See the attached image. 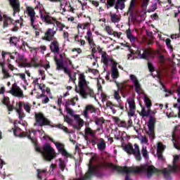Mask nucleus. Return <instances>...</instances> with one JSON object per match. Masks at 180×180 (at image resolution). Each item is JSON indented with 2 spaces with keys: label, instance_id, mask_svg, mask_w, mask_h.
<instances>
[{
  "label": "nucleus",
  "instance_id": "nucleus-1",
  "mask_svg": "<svg viewBox=\"0 0 180 180\" xmlns=\"http://www.w3.org/2000/svg\"><path fill=\"white\" fill-rule=\"evenodd\" d=\"M179 161V155H174L172 165H169V169L165 168L163 170L158 169L154 165H145L141 169H138L135 172H146L148 179H151L153 175H160L163 174L165 179L171 180V174L176 172L178 171V165L176 162Z\"/></svg>",
  "mask_w": 180,
  "mask_h": 180
},
{
  "label": "nucleus",
  "instance_id": "nucleus-2",
  "mask_svg": "<svg viewBox=\"0 0 180 180\" xmlns=\"http://www.w3.org/2000/svg\"><path fill=\"white\" fill-rule=\"evenodd\" d=\"M26 137L31 141L32 144H34L35 151L41 154L46 161H53L56 157H57V153L56 150L51 147V145L49 143H46L44 145L43 148H41L37 144V141L33 138L30 134L27 135Z\"/></svg>",
  "mask_w": 180,
  "mask_h": 180
},
{
  "label": "nucleus",
  "instance_id": "nucleus-3",
  "mask_svg": "<svg viewBox=\"0 0 180 180\" xmlns=\"http://www.w3.org/2000/svg\"><path fill=\"white\" fill-rule=\"evenodd\" d=\"M139 113L143 119H144V117H149V120L148 123V131H146V134H148V136H149L150 139L154 140V139H155V123L157 122V118L153 115H151V109L147 108V110H146V107H143V105H141V110Z\"/></svg>",
  "mask_w": 180,
  "mask_h": 180
},
{
  "label": "nucleus",
  "instance_id": "nucleus-4",
  "mask_svg": "<svg viewBox=\"0 0 180 180\" xmlns=\"http://www.w3.org/2000/svg\"><path fill=\"white\" fill-rule=\"evenodd\" d=\"M79 94L84 99H86L88 96L95 98V93L94 90L88 86V82L85 79V75L84 73L79 74Z\"/></svg>",
  "mask_w": 180,
  "mask_h": 180
},
{
  "label": "nucleus",
  "instance_id": "nucleus-5",
  "mask_svg": "<svg viewBox=\"0 0 180 180\" xmlns=\"http://www.w3.org/2000/svg\"><path fill=\"white\" fill-rule=\"evenodd\" d=\"M134 148L131 143H128L124 146V150L129 155H134L136 161H141V152L137 143H134Z\"/></svg>",
  "mask_w": 180,
  "mask_h": 180
},
{
  "label": "nucleus",
  "instance_id": "nucleus-6",
  "mask_svg": "<svg viewBox=\"0 0 180 180\" xmlns=\"http://www.w3.org/2000/svg\"><path fill=\"white\" fill-rule=\"evenodd\" d=\"M34 117L36 123H37L40 127H43V126H51V127H54V125H51V121L44 117L43 113H35Z\"/></svg>",
  "mask_w": 180,
  "mask_h": 180
},
{
  "label": "nucleus",
  "instance_id": "nucleus-7",
  "mask_svg": "<svg viewBox=\"0 0 180 180\" xmlns=\"http://www.w3.org/2000/svg\"><path fill=\"white\" fill-rule=\"evenodd\" d=\"M40 18L43 22L47 23L48 25H53L56 26V18L51 17L50 15V13H47V11H39Z\"/></svg>",
  "mask_w": 180,
  "mask_h": 180
},
{
  "label": "nucleus",
  "instance_id": "nucleus-8",
  "mask_svg": "<svg viewBox=\"0 0 180 180\" xmlns=\"http://www.w3.org/2000/svg\"><path fill=\"white\" fill-rule=\"evenodd\" d=\"M56 34H57V31L54 30V28H48L44 33V36L42 37V40L53 41Z\"/></svg>",
  "mask_w": 180,
  "mask_h": 180
},
{
  "label": "nucleus",
  "instance_id": "nucleus-9",
  "mask_svg": "<svg viewBox=\"0 0 180 180\" xmlns=\"http://www.w3.org/2000/svg\"><path fill=\"white\" fill-rule=\"evenodd\" d=\"M55 146L58 151L63 157H65V158H71L72 157V155L70 153H68L67 152V150H65V145L64 143H55Z\"/></svg>",
  "mask_w": 180,
  "mask_h": 180
},
{
  "label": "nucleus",
  "instance_id": "nucleus-10",
  "mask_svg": "<svg viewBox=\"0 0 180 180\" xmlns=\"http://www.w3.org/2000/svg\"><path fill=\"white\" fill-rule=\"evenodd\" d=\"M9 4L13 10V16L20 12V1L19 0H8Z\"/></svg>",
  "mask_w": 180,
  "mask_h": 180
},
{
  "label": "nucleus",
  "instance_id": "nucleus-11",
  "mask_svg": "<svg viewBox=\"0 0 180 180\" xmlns=\"http://www.w3.org/2000/svg\"><path fill=\"white\" fill-rule=\"evenodd\" d=\"M11 94L13 95V96H17L18 98H23V91L20 89L16 84H13L11 90Z\"/></svg>",
  "mask_w": 180,
  "mask_h": 180
},
{
  "label": "nucleus",
  "instance_id": "nucleus-12",
  "mask_svg": "<svg viewBox=\"0 0 180 180\" xmlns=\"http://www.w3.org/2000/svg\"><path fill=\"white\" fill-rule=\"evenodd\" d=\"M137 53L140 58L148 60V57L151 56V49L143 48L142 49V53L141 51H138Z\"/></svg>",
  "mask_w": 180,
  "mask_h": 180
},
{
  "label": "nucleus",
  "instance_id": "nucleus-13",
  "mask_svg": "<svg viewBox=\"0 0 180 180\" xmlns=\"http://www.w3.org/2000/svg\"><path fill=\"white\" fill-rule=\"evenodd\" d=\"M49 49L51 53L58 54L60 53V43L58 41L57 39L52 41L49 46Z\"/></svg>",
  "mask_w": 180,
  "mask_h": 180
},
{
  "label": "nucleus",
  "instance_id": "nucleus-14",
  "mask_svg": "<svg viewBox=\"0 0 180 180\" xmlns=\"http://www.w3.org/2000/svg\"><path fill=\"white\" fill-rule=\"evenodd\" d=\"M23 103L22 101L19 103H16V108H15V110L17 112L18 115V118L20 120H22L23 117H25V112H23Z\"/></svg>",
  "mask_w": 180,
  "mask_h": 180
},
{
  "label": "nucleus",
  "instance_id": "nucleus-15",
  "mask_svg": "<svg viewBox=\"0 0 180 180\" xmlns=\"http://www.w3.org/2000/svg\"><path fill=\"white\" fill-rule=\"evenodd\" d=\"M3 29H6V27H9V25H13L15 20L12 18L8 16L6 14L3 15Z\"/></svg>",
  "mask_w": 180,
  "mask_h": 180
},
{
  "label": "nucleus",
  "instance_id": "nucleus-16",
  "mask_svg": "<svg viewBox=\"0 0 180 180\" xmlns=\"http://www.w3.org/2000/svg\"><path fill=\"white\" fill-rule=\"evenodd\" d=\"M90 113H95V112H96V108H95V106H94L93 105H87L85 108V110L83 112V116H84V117H86V119H88V116L89 115V112Z\"/></svg>",
  "mask_w": 180,
  "mask_h": 180
},
{
  "label": "nucleus",
  "instance_id": "nucleus-17",
  "mask_svg": "<svg viewBox=\"0 0 180 180\" xmlns=\"http://www.w3.org/2000/svg\"><path fill=\"white\" fill-rule=\"evenodd\" d=\"M165 150V148H164V145L162 143L159 142L158 143V148H157V155L158 160H161V161L164 160V157L162 156V153Z\"/></svg>",
  "mask_w": 180,
  "mask_h": 180
},
{
  "label": "nucleus",
  "instance_id": "nucleus-18",
  "mask_svg": "<svg viewBox=\"0 0 180 180\" xmlns=\"http://www.w3.org/2000/svg\"><path fill=\"white\" fill-rule=\"evenodd\" d=\"M109 61H110V63H113V58L109 56L106 52L103 51L101 55V63H103L104 65H108L109 64Z\"/></svg>",
  "mask_w": 180,
  "mask_h": 180
},
{
  "label": "nucleus",
  "instance_id": "nucleus-19",
  "mask_svg": "<svg viewBox=\"0 0 180 180\" xmlns=\"http://www.w3.org/2000/svg\"><path fill=\"white\" fill-rule=\"evenodd\" d=\"M126 1L127 0H115V9H116L117 12H119V9H120V11H123V9L126 8Z\"/></svg>",
  "mask_w": 180,
  "mask_h": 180
},
{
  "label": "nucleus",
  "instance_id": "nucleus-20",
  "mask_svg": "<svg viewBox=\"0 0 180 180\" xmlns=\"http://www.w3.org/2000/svg\"><path fill=\"white\" fill-rule=\"evenodd\" d=\"M27 13L28 16H30V18L31 22L32 24L34 23V20H35L34 16H36V12L34 11V9L33 8V7H30V6L27 7Z\"/></svg>",
  "mask_w": 180,
  "mask_h": 180
},
{
  "label": "nucleus",
  "instance_id": "nucleus-21",
  "mask_svg": "<svg viewBox=\"0 0 180 180\" xmlns=\"http://www.w3.org/2000/svg\"><path fill=\"white\" fill-rule=\"evenodd\" d=\"M111 77H112V79H117V78L120 77L119 70L117 69V66L112 65Z\"/></svg>",
  "mask_w": 180,
  "mask_h": 180
},
{
  "label": "nucleus",
  "instance_id": "nucleus-22",
  "mask_svg": "<svg viewBox=\"0 0 180 180\" xmlns=\"http://www.w3.org/2000/svg\"><path fill=\"white\" fill-rule=\"evenodd\" d=\"M172 141L174 148L180 151L179 141L178 140V139H176V135H175V133L172 134Z\"/></svg>",
  "mask_w": 180,
  "mask_h": 180
},
{
  "label": "nucleus",
  "instance_id": "nucleus-23",
  "mask_svg": "<svg viewBox=\"0 0 180 180\" xmlns=\"http://www.w3.org/2000/svg\"><path fill=\"white\" fill-rule=\"evenodd\" d=\"M54 61L56 67H62L64 64V56H63V54L60 55L59 58H58L57 56H54Z\"/></svg>",
  "mask_w": 180,
  "mask_h": 180
},
{
  "label": "nucleus",
  "instance_id": "nucleus-24",
  "mask_svg": "<svg viewBox=\"0 0 180 180\" xmlns=\"http://www.w3.org/2000/svg\"><path fill=\"white\" fill-rule=\"evenodd\" d=\"M129 89L130 87L124 84H121L118 86V89L122 94H129L130 92Z\"/></svg>",
  "mask_w": 180,
  "mask_h": 180
},
{
  "label": "nucleus",
  "instance_id": "nucleus-25",
  "mask_svg": "<svg viewBox=\"0 0 180 180\" xmlns=\"http://www.w3.org/2000/svg\"><path fill=\"white\" fill-rule=\"evenodd\" d=\"M0 67H1L2 74H4V79L11 78V75L8 72V70L5 69V63H0Z\"/></svg>",
  "mask_w": 180,
  "mask_h": 180
},
{
  "label": "nucleus",
  "instance_id": "nucleus-26",
  "mask_svg": "<svg viewBox=\"0 0 180 180\" xmlns=\"http://www.w3.org/2000/svg\"><path fill=\"white\" fill-rule=\"evenodd\" d=\"M134 8H136V0H131L127 15L129 14V16H133Z\"/></svg>",
  "mask_w": 180,
  "mask_h": 180
},
{
  "label": "nucleus",
  "instance_id": "nucleus-27",
  "mask_svg": "<svg viewBox=\"0 0 180 180\" xmlns=\"http://www.w3.org/2000/svg\"><path fill=\"white\" fill-rule=\"evenodd\" d=\"M84 39L87 40L89 44H92L93 43H95L94 41V36H92V31H91V30H89L87 31L86 34L84 37Z\"/></svg>",
  "mask_w": 180,
  "mask_h": 180
},
{
  "label": "nucleus",
  "instance_id": "nucleus-28",
  "mask_svg": "<svg viewBox=\"0 0 180 180\" xmlns=\"http://www.w3.org/2000/svg\"><path fill=\"white\" fill-rule=\"evenodd\" d=\"M126 34L127 39L130 40L131 43H134L136 41V37L133 36V34L131 33V30L130 28L126 30Z\"/></svg>",
  "mask_w": 180,
  "mask_h": 180
},
{
  "label": "nucleus",
  "instance_id": "nucleus-29",
  "mask_svg": "<svg viewBox=\"0 0 180 180\" xmlns=\"http://www.w3.org/2000/svg\"><path fill=\"white\" fill-rule=\"evenodd\" d=\"M97 147L100 151H104V150L106 148V143H105V139L101 138L100 142L97 144Z\"/></svg>",
  "mask_w": 180,
  "mask_h": 180
},
{
  "label": "nucleus",
  "instance_id": "nucleus-30",
  "mask_svg": "<svg viewBox=\"0 0 180 180\" xmlns=\"http://www.w3.org/2000/svg\"><path fill=\"white\" fill-rule=\"evenodd\" d=\"M47 172V169H37V178H38L39 180L43 179V176L46 175V173Z\"/></svg>",
  "mask_w": 180,
  "mask_h": 180
},
{
  "label": "nucleus",
  "instance_id": "nucleus-31",
  "mask_svg": "<svg viewBox=\"0 0 180 180\" xmlns=\"http://www.w3.org/2000/svg\"><path fill=\"white\" fill-rule=\"evenodd\" d=\"M110 19L112 23H119V22H120V18H119V15H117V14L116 13L112 14V13H110Z\"/></svg>",
  "mask_w": 180,
  "mask_h": 180
},
{
  "label": "nucleus",
  "instance_id": "nucleus-32",
  "mask_svg": "<svg viewBox=\"0 0 180 180\" xmlns=\"http://www.w3.org/2000/svg\"><path fill=\"white\" fill-rule=\"evenodd\" d=\"M129 104V109H136V102H134V98L130 97L127 100Z\"/></svg>",
  "mask_w": 180,
  "mask_h": 180
},
{
  "label": "nucleus",
  "instance_id": "nucleus-33",
  "mask_svg": "<svg viewBox=\"0 0 180 180\" xmlns=\"http://www.w3.org/2000/svg\"><path fill=\"white\" fill-rule=\"evenodd\" d=\"M18 41H19V39L15 36L11 37L9 39V43L11 46H15V47H18Z\"/></svg>",
  "mask_w": 180,
  "mask_h": 180
},
{
  "label": "nucleus",
  "instance_id": "nucleus-34",
  "mask_svg": "<svg viewBox=\"0 0 180 180\" xmlns=\"http://www.w3.org/2000/svg\"><path fill=\"white\" fill-rule=\"evenodd\" d=\"M31 64V67H34V68H37L40 66V63H37V58L33 57L31 59V63H29Z\"/></svg>",
  "mask_w": 180,
  "mask_h": 180
},
{
  "label": "nucleus",
  "instance_id": "nucleus-35",
  "mask_svg": "<svg viewBox=\"0 0 180 180\" xmlns=\"http://www.w3.org/2000/svg\"><path fill=\"white\" fill-rule=\"evenodd\" d=\"M144 103L147 109H151V106H153V103L151 102V100L148 98V97L146 96L144 97Z\"/></svg>",
  "mask_w": 180,
  "mask_h": 180
},
{
  "label": "nucleus",
  "instance_id": "nucleus-36",
  "mask_svg": "<svg viewBox=\"0 0 180 180\" xmlns=\"http://www.w3.org/2000/svg\"><path fill=\"white\" fill-rule=\"evenodd\" d=\"M94 123L96 124V126H102L103 123H105V119L103 117H97L94 120Z\"/></svg>",
  "mask_w": 180,
  "mask_h": 180
},
{
  "label": "nucleus",
  "instance_id": "nucleus-37",
  "mask_svg": "<svg viewBox=\"0 0 180 180\" xmlns=\"http://www.w3.org/2000/svg\"><path fill=\"white\" fill-rule=\"evenodd\" d=\"M22 106L27 113H30V110H32V105H30V103L22 102Z\"/></svg>",
  "mask_w": 180,
  "mask_h": 180
},
{
  "label": "nucleus",
  "instance_id": "nucleus-38",
  "mask_svg": "<svg viewBox=\"0 0 180 180\" xmlns=\"http://www.w3.org/2000/svg\"><path fill=\"white\" fill-rule=\"evenodd\" d=\"M90 46V49H91V55L93 57H95V53H97L98 50L96 49V44L94 42L93 44H89Z\"/></svg>",
  "mask_w": 180,
  "mask_h": 180
},
{
  "label": "nucleus",
  "instance_id": "nucleus-39",
  "mask_svg": "<svg viewBox=\"0 0 180 180\" xmlns=\"http://www.w3.org/2000/svg\"><path fill=\"white\" fill-rule=\"evenodd\" d=\"M134 85L135 86V92L140 95V94H141V84H140V82L135 83Z\"/></svg>",
  "mask_w": 180,
  "mask_h": 180
},
{
  "label": "nucleus",
  "instance_id": "nucleus-40",
  "mask_svg": "<svg viewBox=\"0 0 180 180\" xmlns=\"http://www.w3.org/2000/svg\"><path fill=\"white\" fill-rule=\"evenodd\" d=\"M55 23H56V26L58 27L59 32H63V30H64V27H65V25L63 24L60 21H57L56 18Z\"/></svg>",
  "mask_w": 180,
  "mask_h": 180
},
{
  "label": "nucleus",
  "instance_id": "nucleus-41",
  "mask_svg": "<svg viewBox=\"0 0 180 180\" xmlns=\"http://www.w3.org/2000/svg\"><path fill=\"white\" fill-rule=\"evenodd\" d=\"M164 92H166L167 94L165 95V98H168V96H169V95H172V91L168 89H166L165 88V84H162L161 85Z\"/></svg>",
  "mask_w": 180,
  "mask_h": 180
},
{
  "label": "nucleus",
  "instance_id": "nucleus-42",
  "mask_svg": "<svg viewBox=\"0 0 180 180\" xmlns=\"http://www.w3.org/2000/svg\"><path fill=\"white\" fill-rule=\"evenodd\" d=\"M115 4L116 0H107V4H105L107 9H109L110 8H112V6H115Z\"/></svg>",
  "mask_w": 180,
  "mask_h": 180
},
{
  "label": "nucleus",
  "instance_id": "nucleus-43",
  "mask_svg": "<svg viewBox=\"0 0 180 180\" xmlns=\"http://www.w3.org/2000/svg\"><path fill=\"white\" fill-rule=\"evenodd\" d=\"M165 43H166V46H167V49H169V50H170V51H174V47L171 44V39L169 38L166 39Z\"/></svg>",
  "mask_w": 180,
  "mask_h": 180
},
{
  "label": "nucleus",
  "instance_id": "nucleus-44",
  "mask_svg": "<svg viewBox=\"0 0 180 180\" xmlns=\"http://www.w3.org/2000/svg\"><path fill=\"white\" fill-rule=\"evenodd\" d=\"M56 70H58V71L63 70L65 74H70V70H68V69L65 68L64 64L62 65V66H56Z\"/></svg>",
  "mask_w": 180,
  "mask_h": 180
},
{
  "label": "nucleus",
  "instance_id": "nucleus-45",
  "mask_svg": "<svg viewBox=\"0 0 180 180\" xmlns=\"http://www.w3.org/2000/svg\"><path fill=\"white\" fill-rule=\"evenodd\" d=\"M85 134H89L91 137H95V131L89 127L85 129Z\"/></svg>",
  "mask_w": 180,
  "mask_h": 180
},
{
  "label": "nucleus",
  "instance_id": "nucleus-46",
  "mask_svg": "<svg viewBox=\"0 0 180 180\" xmlns=\"http://www.w3.org/2000/svg\"><path fill=\"white\" fill-rule=\"evenodd\" d=\"M65 162H64L63 160L59 159V168L62 171V172H64V170L65 169Z\"/></svg>",
  "mask_w": 180,
  "mask_h": 180
},
{
  "label": "nucleus",
  "instance_id": "nucleus-47",
  "mask_svg": "<svg viewBox=\"0 0 180 180\" xmlns=\"http://www.w3.org/2000/svg\"><path fill=\"white\" fill-rule=\"evenodd\" d=\"M114 98L118 102V103H120L121 100V97H120V94H119V91H114Z\"/></svg>",
  "mask_w": 180,
  "mask_h": 180
},
{
  "label": "nucleus",
  "instance_id": "nucleus-48",
  "mask_svg": "<svg viewBox=\"0 0 180 180\" xmlns=\"http://www.w3.org/2000/svg\"><path fill=\"white\" fill-rule=\"evenodd\" d=\"M129 79L131 81V82H133L134 84H137V82H139V79H137V77H136V75H130Z\"/></svg>",
  "mask_w": 180,
  "mask_h": 180
},
{
  "label": "nucleus",
  "instance_id": "nucleus-49",
  "mask_svg": "<svg viewBox=\"0 0 180 180\" xmlns=\"http://www.w3.org/2000/svg\"><path fill=\"white\" fill-rule=\"evenodd\" d=\"M6 56H11V52H6L5 51H3L1 52L3 63H5V61H6Z\"/></svg>",
  "mask_w": 180,
  "mask_h": 180
},
{
  "label": "nucleus",
  "instance_id": "nucleus-50",
  "mask_svg": "<svg viewBox=\"0 0 180 180\" xmlns=\"http://www.w3.org/2000/svg\"><path fill=\"white\" fill-rule=\"evenodd\" d=\"M75 118L77 120L78 126H79V127H82L84 126V120H82V118H79V116L78 115H77Z\"/></svg>",
  "mask_w": 180,
  "mask_h": 180
},
{
  "label": "nucleus",
  "instance_id": "nucleus-51",
  "mask_svg": "<svg viewBox=\"0 0 180 180\" xmlns=\"http://www.w3.org/2000/svg\"><path fill=\"white\" fill-rule=\"evenodd\" d=\"M148 68L150 72H154L155 71V68H154V65L150 62H148Z\"/></svg>",
  "mask_w": 180,
  "mask_h": 180
},
{
  "label": "nucleus",
  "instance_id": "nucleus-52",
  "mask_svg": "<svg viewBox=\"0 0 180 180\" xmlns=\"http://www.w3.org/2000/svg\"><path fill=\"white\" fill-rule=\"evenodd\" d=\"M157 8H158V4H157V3H155V4H152L151 8H149L148 10V12L149 13L151 12H154L155 11H156Z\"/></svg>",
  "mask_w": 180,
  "mask_h": 180
},
{
  "label": "nucleus",
  "instance_id": "nucleus-53",
  "mask_svg": "<svg viewBox=\"0 0 180 180\" xmlns=\"http://www.w3.org/2000/svg\"><path fill=\"white\" fill-rule=\"evenodd\" d=\"M141 153L144 158H147V157H148V152L147 151V148L143 147Z\"/></svg>",
  "mask_w": 180,
  "mask_h": 180
},
{
  "label": "nucleus",
  "instance_id": "nucleus-54",
  "mask_svg": "<svg viewBox=\"0 0 180 180\" xmlns=\"http://www.w3.org/2000/svg\"><path fill=\"white\" fill-rule=\"evenodd\" d=\"M19 67L21 68H26V67L30 68L31 64L30 63H22L19 64Z\"/></svg>",
  "mask_w": 180,
  "mask_h": 180
},
{
  "label": "nucleus",
  "instance_id": "nucleus-55",
  "mask_svg": "<svg viewBox=\"0 0 180 180\" xmlns=\"http://www.w3.org/2000/svg\"><path fill=\"white\" fill-rule=\"evenodd\" d=\"M65 122H66V123H68V124H70V126H72V119H71L70 117L66 116L65 117Z\"/></svg>",
  "mask_w": 180,
  "mask_h": 180
},
{
  "label": "nucleus",
  "instance_id": "nucleus-56",
  "mask_svg": "<svg viewBox=\"0 0 180 180\" xmlns=\"http://www.w3.org/2000/svg\"><path fill=\"white\" fill-rule=\"evenodd\" d=\"M101 96L102 102H106V101H108V95H106V94L102 92Z\"/></svg>",
  "mask_w": 180,
  "mask_h": 180
},
{
  "label": "nucleus",
  "instance_id": "nucleus-57",
  "mask_svg": "<svg viewBox=\"0 0 180 180\" xmlns=\"http://www.w3.org/2000/svg\"><path fill=\"white\" fill-rule=\"evenodd\" d=\"M16 75L17 77H20V78L22 79L24 82H26V75H25V73H18Z\"/></svg>",
  "mask_w": 180,
  "mask_h": 180
},
{
  "label": "nucleus",
  "instance_id": "nucleus-58",
  "mask_svg": "<svg viewBox=\"0 0 180 180\" xmlns=\"http://www.w3.org/2000/svg\"><path fill=\"white\" fill-rule=\"evenodd\" d=\"M105 31L107 32L108 34H109L110 36H112V34H113L112 30L110 27V26H106Z\"/></svg>",
  "mask_w": 180,
  "mask_h": 180
},
{
  "label": "nucleus",
  "instance_id": "nucleus-59",
  "mask_svg": "<svg viewBox=\"0 0 180 180\" xmlns=\"http://www.w3.org/2000/svg\"><path fill=\"white\" fill-rule=\"evenodd\" d=\"M4 105H6L7 106V109L8 112H13V110L15 109V107L13 105H9L8 103L3 102Z\"/></svg>",
  "mask_w": 180,
  "mask_h": 180
},
{
  "label": "nucleus",
  "instance_id": "nucleus-60",
  "mask_svg": "<svg viewBox=\"0 0 180 180\" xmlns=\"http://www.w3.org/2000/svg\"><path fill=\"white\" fill-rule=\"evenodd\" d=\"M149 4H150V1L143 0L141 6V8H147V6H148Z\"/></svg>",
  "mask_w": 180,
  "mask_h": 180
},
{
  "label": "nucleus",
  "instance_id": "nucleus-61",
  "mask_svg": "<svg viewBox=\"0 0 180 180\" xmlns=\"http://www.w3.org/2000/svg\"><path fill=\"white\" fill-rule=\"evenodd\" d=\"M65 109L66 110V112L69 114V115H74V111L72 110V109L70 108L69 107H68L67 105H65Z\"/></svg>",
  "mask_w": 180,
  "mask_h": 180
},
{
  "label": "nucleus",
  "instance_id": "nucleus-62",
  "mask_svg": "<svg viewBox=\"0 0 180 180\" xmlns=\"http://www.w3.org/2000/svg\"><path fill=\"white\" fill-rule=\"evenodd\" d=\"M167 117L170 118V117H178V115L175 114V112L174 111H172L169 113V115H167Z\"/></svg>",
  "mask_w": 180,
  "mask_h": 180
},
{
  "label": "nucleus",
  "instance_id": "nucleus-63",
  "mask_svg": "<svg viewBox=\"0 0 180 180\" xmlns=\"http://www.w3.org/2000/svg\"><path fill=\"white\" fill-rule=\"evenodd\" d=\"M89 1H90L91 4H92V5H94V6H96V8H98V6H99V1H98L89 0Z\"/></svg>",
  "mask_w": 180,
  "mask_h": 180
},
{
  "label": "nucleus",
  "instance_id": "nucleus-64",
  "mask_svg": "<svg viewBox=\"0 0 180 180\" xmlns=\"http://www.w3.org/2000/svg\"><path fill=\"white\" fill-rule=\"evenodd\" d=\"M136 113V109H129V112H128V115L131 117L134 116V114Z\"/></svg>",
  "mask_w": 180,
  "mask_h": 180
}]
</instances>
